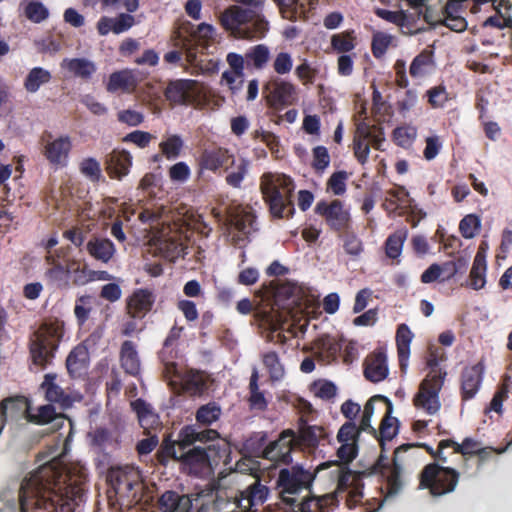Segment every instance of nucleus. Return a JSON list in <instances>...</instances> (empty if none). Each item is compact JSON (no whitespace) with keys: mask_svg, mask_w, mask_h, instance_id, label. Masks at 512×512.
<instances>
[{"mask_svg":"<svg viewBox=\"0 0 512 512\" xmlns=\"http://www.w3.org/2000/svg\"><path fill=\"white\" fill-rule=\"evenodd\" d=\"M87 474L67 470L61 458L39 466L20 487V512H75L85 500Z\"/></svg>","mask_w":512,"mask_h":512,"instance_id":"nucleus-1","label":"nucleus"},{"mask_svg":"<svg viewBox=\"0 0 512 512\" xmlns=\"http://www.w3.org/2000/svg\"><path fill=\"white\" fill-rule=\"evenodd\" d=\"M65 336V322L59 318H47L31 333L28 340L29 358L37 369L52 365Z\"/></svg>","mask_w":512,"mask_h":512,"instance_id":"nucleus-2","label":"nucleus"},{"mask_svg":"<svg viewBox=\"0 0 512 512\" xmlns=\"http://www.w3.org/2000/svg\"><path fill=\"white\" fill-rule=\"evenodd\" d=\"M294 180L279 172H265L259 179V190L273 218H289L294 213Z\"/></svg>","mask_w":512,"mask_h":512,"instance_id":"nucleus-3","label":"nucleus"},{"mask_svg":"<svg viewBox=\"0 0 512 512\" xmlns=\"http://www.w3.org/2000/svg\"><path fill=\"white\" fill-rule=\"evenodd\" d=\"M445 352L442 348L430 346L426 365L429 373L420 384L419 391L413 399L416 408L423 409L427 414H436L441 407L439 393L447 376L446 370L439 367L440 362L445 361Z\"/></svg>","mask_w":512,"mask_h":512,"instance_id":"nucleus-4","label":"nucleus"},{"mask_svg":"<svg viewBox=\"0 0 512 512\" xmlns=\"http://www.w3.org/2000/svg\"><path fill=\"white\" fill-rule=\"evenodd\" d=\"M108 500L120 510L130 509L141 500L143 483L138 469L125 466L111 468L107 475Z\"/></svg>","mask_w":512,"mask_h":512,"instance_id":"nucleus-5","label":"nucleus"},{"mask_svg":"<svg viewBox=\"0 0 512 512\" xmlns=\"http://www.w3.org/2000/svg\"><path fill=\"white\" fill-rule=\"evenodd\" d=\"M221 26L235 38L261 39L269 30V22L261 12L232 5L219 18Z\"/></svg>","mask_w":512,"mask_h":512,"instance_id":"nucleus-6","label":"nucleus"},{"mask_svg":"<svg viewBox=\"0 0 512 512\" xmlns=\"http://www.w3.org/2000/svg\"><path fill=\"white\" fill-rule=\"evenodd\" d=\"M225 454V446L209 444L205 447H192L178 452L175 457H171V460L178 462L183 472L192 476L203 477L212 471V464H217Z\"/></svg>","mask_w":512,"mask_h":512,"instance_id":"nucleus-7","label":"nucleus"},{"mask_svg":"<svg viewBox=\"0 0 512 512\" xmlns=\"http://www.w3.org/2000/svg\"><path fill=\"white\" fill-rule=\"evenodd\" d=\"M460 474L451 467L437 462L426 464L418 474V490H428L432 497L452 493L459 482Z\"/></svg>","mask_w":512,"mask_h":512,"instance_id":"nucleus-8","label":"nucleus"},{"mask_svg":"<svg viewBox=\"0 0 512 512\" xmlns=\"http://www.w3.org/2000/svg\"><path fill=\"white\" fill-rule=\"evenodd\" d=\"M385 142L384 128L381 125H371L366 121H360L356 124L355 135L353 138V150L357 161L365 165L370 154V147L383 151Z\"/></svg>","mask_w":512,"mask_h":512,"instance_id":"nucleus-9","label":"nucleus"},{"mask_svg":"<svg viewBox=\"0 0 512 512\" xmlns=\"http://www.w3.org/2000/svg\"><path fill=\"white\" fill-rule=\"evenodd\" d=\"M197 439H199V434L195 425L183 426L178 432L176 440H172L170 437L163 439L156 453L157 461L162 466H167L171 457H175L178 452L197 447L195 445L198 442Z\"/></svg>","mask_w":512,"mask_h":512,"instance_id":"nucleus-10","label":"nucleus"},{"mask_svg":"<svg viewBox=\"0 0 512 512\" xmlns=\"http://www.w3.org/2000/svg\"><path fill=\"white\" fill-rule=\"evenodd\" d=\"M12 409H15L24 416L27 421L38 425L48 424L56 418V410L51 404L40 406L37 414H32L30 412V403L26 397L8 398L2 400V429L4 428L6 414L8 410Z\"/></svg>","mask_w":512,"mask_h":512,"instance_id":"nucleus-11","label":"nucleus"},{"mask_svg":"<svg viewBox=\"0 0 512 512\" xmlns=\"http://www.w3.org/2000/svg\"><path fill=\"white\" fill-rule=\"evenodd\" d=\"M314 211L324 218L332 231L338 234L347 232L351 227L350 212L339 199H334L331 202L321 200L316 204Z\"/></svg>","mask_w":512,"mask_h":512,"instance_id":"nucleus-12","label":"nucleus"},{"mask_svg":"<svg viewBox=\"0 0 512 512\" xmlns=\"http://www.w3.org/2000/svg\"><path fill=\"white\" fill-rule=\"evenodd\" d=\"M262 93L267 105L274 109L291 106L297 100L296 86L279 77L272 78L265 83Z\"/></svg>","mask_w":512,"mask_h":512,"instance_id":"nucleus-13","label":"nucleus"},{"mask_svg":"<svg viewBox=\"0 0 512 512\" xmlns=\"http://www.w3.org/2000/svg\"><path fill=\"white\" fill-rule=\"evenodd\" d=\"M401 453H397V448L394 451L392 464L386 463L387 457L381 453L373 466L374 472H379L386 477L387 497L397 496L404 487L403 481V465L399 461Z\"/></svg>","mask_w":512,"mask_h":512,"instance_id":"nucleus-14","label":"nucleus"},{"mask_svg":"<svg viewBox=\"0 0 512 512\" xmlns=\"http://www.w3.org/2000/svg\"><path fill=\"white\" fill-rule=\"evenodd\" d=\"M315 479V473L304 469L300 465L280 470L277 485L282 494H296L303 489H309Z\"/></svg>","mask_w":512,"mask_h":512,"instance_id":"nucleus-15","label":"nucleus"},{"mask_svg":"<svg viewBox=\"0 0 512 512\" xmlns=\"http://www.w3.org/2000/svg\"><path fill=\"white\" fill-rule=\"evenodd\" d=\"M164 96L172 105H193L197 102L198 82L192 79H176L168 82Z\"/></svg>","mask_w":512,"mask_h":512,"instance_id":"nucleus-16","label":"nucleus"},{"mask_svg":"<svg viewBox=\"0 0 512 512\" xmlns=\"http://www.w3.org/2000/svg\"><path fill=\"white\" fill-rule=\"evenodd\" d=\"M234 165L235 155L224 147L204 149L198 158V166L201 172L204 170L213 173L228 172Z\"/></svg>","mask_w":512,"mask_h":512,"instance_id":"nucleus-17","label":"nucleus"},{"mask_svg":"<svg viewBox=\"0 0 512 512\" xmlns=\"http://www.w3.org/2000/svg\"><path fill=\"white\" fill-rule=\"evenodd\" d=\"M87 440L91 450L104 457L120 446L119 435L116 431L104 426H97L87 433Z\"/></svg>","mask_w":512,"mask_h":512,"instance_id":"nucleus-18","label":"nucleus"},{"mask_svg":"<svg viewBox=\"0 0 512 512\" xmlns=\"http://www.w3.org/2000/svg\"><path fill=\"white\" fill-rule=\"evenodd\" d=\"M267 447H272L273 452L265 454L264 459L275 464H291L293 460L291 453L296 447L295 431L292 429L283 430L276 440L268 442Z\"/></svg>","mask_w":512,"mask_h":512,"instance_id":"nucleus-19","label":"nucleus"},{"mask_svg":"<svg viewBox=\"0 0 512 512\" xmlns=\"http://www.w3.org/2000/svg\"><path fill=\"white\" fill-rule=\"evenodd\" d=\"M484 366L481 362L465 367L461 373V398L468 401L475 397L483 380Z\"/></svg>","mask_w":512,"mask_h":512,"instance_id":"nucleus-20","label":"nucleus"},{"mask_svg":"<svg viewBox=\"0 0 512 512\" xmlns=\"http://www.w3.org/2000/svg\"><path fill=\"white\" fill-rule=\"evenodd\" d=\"M155 294L148 288L136 289L127 300L128 314L134 319H142L155 303Z\"/></svg>","mask_w":512,"mask_h":512,"instance_id":"nucleus-21","label":"nucleus"},{"mask_svg":"<svg viewBox=\"0 0 512 512\" xmlns=\"http://www.w3.org/2000/svg\"><path fill=\"white\" fill-rule=\"evenodd\" d=\"M363 373L365 378L373 383L383 381L389 373L386 353L377 349L369 354L364 361Z\"/></svg>","mask_w":512,"mask_h":512,"instance_id":"nucleus-22","label":"nucleus"},{"mask_svg":"<svg viewBox=\"0 0 512 512\" xmlns=\"http://www.w3.org/2000/svg\"><path fill=\"white\" fill-rule=\"evenodd\" d=\"M156 507L159 512H193L190 496L173 490L163 492L157 500Z\"/></svg>","mask_w":512,"mask_h":512,"instance_id":"nucleus-23","label":"nucleus"},{"mask_svg":"<svg viewBox=\"0 0 512 512\" xmlns=\"http://www.w3.org/2000/svg\"><path fill=\"white\" fill-rule=\"evenodd\" d=\"M89 366V351L80 343L76 345L66 358V368L72 378H80L87 373Z\"/></svg>","mask_w":512,"mask_h":512,"instance_id":"nucleus-24","label":"nucleus"},{"mask_svg":"<svg viewBox=\"0 0 512 512\" xmlns=\"http://www.w3.org/2000/svg\"><path fill=\"white\" fill-rule=\"evenodd\" d=\"M327 437L328 434L322 426L302 423L298 433H295V445L296 447L315 449Z\"/></svg>","mask_w":512,"mask_h":512,"instance_id":"nucleus-25","label":"nucleus"},{"mask_svg":"<svg viewBox=\"0 0 512 512\" xmlns=\"http://www.w3.org/2000/svg\"><path fill=\"white\" fill-rule=\"evenodd\" d=\"M132 156L126 150H113L106 157V171L111 178L121 179L129 173Z\"/></svg>","mask_w":512,"mask_h":512,"instance_id":"nucleus-26","label":"nucleus"},{"mask_svg":"<svg viewBox=\"0 0 512 512\" xmlns=\"http://www.w3.org/2000/svg\"><path fill=\"white\" fill-rule=\"evenodd\" d=\"M56 378L57 375L54 373L46 374L40 388L44 391L45 399L48 402L59 404L63 409L69 408L72 405V399L56 384Z\"/></svg>","mask_w":512,"mask_h":512,"instance_id":"nucleus-27","label":"nucleus"},{"mask_svg":"<svg viewBox=\"0 0 512 512\" xmlns=\"http://www.w3.org/2000/svg\"><path fill=\"white\" fill-rule=\"evenodd\" d=\"M71 148L70 137L61 136L45 145L44 155L51 164L63 165L67 161Z\"/></svg>","mask_w":512,"mask_h":512,"instance_id":"nucleus-28","label":"nucleus"},{"mask_svg":"<svg viewBox=\"0 0 512 512\" xmlns=\"http://www.w3.org/2000/svg\"><path fill=\"white\" fill-rule=\"evenodd\" d=\"M86 250L92 258L102 263H108L116 252L114 243L101 237H92L86 244Z\"/></svg>","mask_w":512,"mask_h":512,"instance_id":"nucleus-29","label":"nucleus"},{"mask_svg":"<svg viewBox=\"0 0 512 512\" xmlns=\"http://www.w3.org/2000/svg\"><path fill=\"white\" fill-rule=\"evenodd\" d=\"M383 402H385L387 408L385 416L382 418L379 431L375 436L381 444L382 449H384V441L392 440L397 434L399 430V421L396 417H392L393 405L389 398H383Z\"/></svg>","mask_w":512,"mask_h":512,"instance_id":"nucleus-30","label":"nucleus"},{"mask_svg":"<svg viewBox=\"0 0 512 512\" xmlns=\"http://www.w3.org/2000/svg\"><path fill=\"white\" fill-rule=\"evenodd\" d=\"M413 338V333L406 324H400L396 331V346L401 372L405 373L408 367L410 356V344Z\"/></svg>","mask_w":512,"mask_h":512,"instance_id":"nucleus-31","label":"nucleus"},{"mask_svg":"<svg viewBox=\"0 0 512 512\" xmlns=\"http://www.w3.org/2000/svg\"><path fill=\"white\" fill-rule=\"evenodd\" d=\"M267 445V433L255 432L244 441L242 452L248 457L264 459L265 454H271L273 452V448L267 447Z\"/></svg>","mask_w":512,"mask_h":512,"instance_id":"nucleus-32","label":"nucleus"},{"mask_svg":"<svg viewBox=\"0 0 512 512\" xmlns=\"http://www.w3.org/2000/svg\"><path fill=\"white\" fill-rule=\"evenodd\" d=\"M136 86L137 79L134 73L129 69H124L110 74L106 89L110 93L118 91L130 93Z\"/></svg>","mask_w":512,"mask_h":512,"instance_id":"nucleus-33","label":"nucleus"},{"mask_svg":"<svg viewBox=\"0 0 512 512\" xmlns=\"http://www.w3.org/2000/svg\"><path fill=\"white\" fill-rule=\"evenodd\" d=\"M120 362L121 367L127 374L137 376L140 373V359L136 346L132 341L126 340L122 343L120 348Z\"/></svg>","mask_w":512,"mask_h":512,"instance_id":"nucleus-34","label":"nucleus"},{"mask_svg":"<svg viewBox=\"0 0 512 512\" xmlns=\"http://www.w3.org/2000/svg\"><path fill=\"white\" fill-rule=\"evenodd\" d=\"M230 221L231 225L237 231V234L233 236V241L236 244L243 242L248 235L255 230L253 227L255 223V216L250 211L242 210L236 213Z\"/></svg>","mask_w":512,"mask_h":512,"instance_id":"nucleus-35","label":"nucleus"},{"mask_svg":"<svg viewBox=\"0 0 512 512\" xmlns=\"http://www.w3.org/2000/svg\"><path fill=\"white\" fill-rule=\"evenodd\" d=\"M62 67L84 81L90 80L97 70L95 63L86 58L64 59Z\"/></svg>","mask_w":512,"mask_h":512,"instance_id":"nucleus-36","label":"nucleus"},{"mask_svg":"<svg viewBox=\"0 0 512 512\" xmlns=\"http://www.w3.org/2000/svg\"><path fill=\"white\" fill-rule=\"evenodd\" d=\"M382 206L388 214L396 213L400 208L409 206V193L403 186H397L386 192Z\"/></svg>","mask_w":512,"mask_h":512,"instance_id":"nucleus-37","label":"nucleus"},{"mask_svg":"<svg viewBox=\"0 0 512 512\" xmlns=\"http://www.w3.org/2000/svg\"><path fill=\"white\" fill-rule=\"evenodd\" d=\"M182 389L190 396H198L207 389L205 374L198 370H189L182 377Z\"/></svg>","mask_w":512,"mask_h":512,"instance_id":"nucleus-38","label":"nucleus"},{"mask_svg":"<svg viewBox=\"0 0 512 512\" xmlns=\"http://www.w3.org/2000/svg\"><path fill=\"white\" fill-rule=\"evenodd\" d=\"M259 373L256 368L252 370L250 381H249V396L247 402L251 410L264 411L267 409L268 402L264 396V393L260 391L259 385Z\"/></svg>","mask_w":512,"mask_h":512,"instance_id":"nucleus-39","label":"nucleus"},{"mask_svg":"<svg viewBox=\"0 0 512 512\" xmlns=\"http://www.w3.org/2000/svg\"><path fill=\"white\" fill-rule=\"evenodd\" d=\"M408 237V229L402 227L391 233L384 242L385 255L392 260L398 259Z\"/></svg>","mask_w":512,"mask_h":512,"instance_id":"nucleus-40","label":"nucleus"},{"mask_svg":"<svg viewBox=\"0 0 512 512\" xmlns=\"http://www.w3.org/2000/svg\"><path fill=\"white\" fill-rule=\"evenodd\" d=\"M486 259L485 256L481 252H477L473 265L469 274L470 287L474 290H480L484 288L486 284Z\"/></svg>","mask_w":512,"mask_h":512,"instance_id":"nucleus-41","label":"nucleus"},{"mask_svg":"<svg viewBox=\"0 0 512 512\" xmlns=\"http://www.w3.org/2000/svg\"><path fill=\"white\" fill-rule=\"evenodd\" d=\"M45 259L46 262L51 266L45 272V276L49 282L57 284L58 286L66 283L67 277L69 275L68 262L66 263V266H63L56 260V257L53 254H48Z\"/></svg>","mask_w":512,"mask_h":512,"instance_id":"nucleus-42","label":"nucleus"},{"mask_svg":"<svg viewBox=\"0 0 512 512\" xmlns=\"http://www.w3.org/2000/svg\"><path fill=\"white\" fill-rule=\"evenodd\" d=\"M441 447L453 448V453L461 454L467 459L475 456L476 451L481 447V443L471 437L464 438L460 444L453 439H443Z\"/></svg>","mask_w":512,"mask_h":512,"instance_id":"nucleus-43","label":"nucleus"},{"mask_svg":"<svg viewBox=\"0 0 512 512\" xmlns=\"http://www.w3.org/2000/svg\"><path fill=\"white\" fill-rule=\"evenodd\" d=\"M269 58V48L264 44L255 45L249 48L245 53L247 66H252L257 70L263 69L267 65Z\"/></svg>","mask_w":512,"mask_h":512,"instance_id":"nucleus-44","label":"nucleus"},{"mask_svg":"<svg viewBox=\"0 0 512 512\" xmlns=\"http://www.w3.org/2000/svg\"><path fill=\"white\" fill-rule=\"evenodd\" d=\"M262 362L269 373L272 382L280 381L285 376V369L275 351H269L262 355Z\"/></svg>","mask_w":512,"mask_h":512,"instance_id":"nucleus-45","label":"nucleus"},{"mask_svg":"<svg viewBox=\"0 0 512 512\" xmlns=\"http://www.w3.org/2000/svg\"><path fill=\"white\" fill-rule=\"evenodd\" d=\"M51 73L42 68L34 67L30 70L24 81L25 89L30 93H35L39 88L51 80Z\"/></svg>","mask_w":512,"mask_h":512,"instance_id":"nucleus-46","label":"nucleus"},{"mask_svg":"<svg viewBox=\"0 0 512 512\" xmlns=\"http://www.w3.org/2000/svg\"><path fill=\"white\" fill-rule=\"evenodd\" d=\"M433 64V52L425 49L412 60L409 73L413 78L422 77Z\"/></svg>","mask_w":512,"mask_h":512,"instance_id":"nucleus-47","label":"nucleus"},{"mask_svg":"<svg viewBox=\"0 0 512 512\" xmlns=\"http://www.w3.org/2000/svg\"><path fill=\"white\" fill-rule=\"evenodd\" d=\"M442 443H443V440H441L439 442L436 450L433 449L431 446H429L426 443H405V444H402L399 447H397V453H405L410 449L423 448L427 451V453L429 455H431V457L435 460V462H437L439 464H445V463H447L448 459H447V456L444 455L443 451L447 447H441Z\"/></svg>","mask_w":512,"mask_h":512,"instance_id":"nucleus-48","label":"nucleus"},{"mask_svg":"<svg viewBox=\"0 0 512 512\" xmlns=\"http://www.w3.org/2000/svg\"><path fill=\"white\" fill-rule=\"evenodd\" d=\"M332 48L339 53H348L356 46V36L354 30H347L342 33L334 34L331 37Z\"/></svg>","mask_w":512,"mask_h":512,"instance_id":"nucleus-49","label":"nucleus"},{"mask_svg":"<svg viewBox=\"0 0 512 512\" xmlns=\"http://www.w3.org/2000/svg\"><path fill=\"white\" fill-rule=\"evenodd\" d=\"M221 416V407L216 402H209L198 408L196 412L197 423L210 426L216 422Z\"/></svg>","mask_w":512,"mask_h":512,"instance_id":"nucleus-50","label":"nucleus"},{"mask_svg":"<svg viewBox=\"0 0 512 512\" xmlns=\"http://www.w3.org/2000/svg\"><path fill=\"white\" fill-rule=\"evenodd\" d=\"M234 171L227 173L225 182L232 188H241L242 182L248 174L249 161L241 158L238 161L235 159Z\"/></svg>","mask_w":512,"mask_h":512,"instance_id":"nucleus-51","label":"nucleus"},{"mask_svg":"<svg viewBox=\"0 0 512 512\" xmlns=\"http://www.w3.org/2000/svg\"><path fill=\"white\" fill-rule=\"evenodd\" d=\"M383 398L387 397L383 395H374L365 403L360 424L358 426L362 432H368L373 436L377 435V430L371 425V418L374 413V402L378 400L383 401Z\"/></svg>","mask_w":512,"mask_h":512,"instance_id":"nucleus-52","label":"nucleus"},{"mask_svg":"<svg viewBox=\"0 0 512 512\" xmlns=\"http://www.w3.org/2000/svg\"><path fill=\"white\" fill-rule=\"evenodd\" d=\"M403 19L399 22V28L403 34L415 35L425 31V28L417 27V23L422 17V10H416L415 12H407L402 10Z\"/></svg>","mask_w":512,"mask_h":512,"instance_id":"nucleus-53","label":"nucleus"},{"mask_svg":"<svg viewBox=\"0 0 512 512\" xmlns=\"http://www.w3.org/2000/svg\"><path fill=\"white\" fill-rule=\"evenodd\" d=\"M334 502V497L324 495L322 497H311L305 499L301 504L300 512H328V508Z\"/></svg>","mask_w":512,"mask_h":512,"instance_id":"nucleus-54","label":"nucleus"},{"mask_svg":"<svg viewBox=\"0 0 512 512\" xmlns=\"http://www.w3.org/2000/svg\"><path fill=\"white\" fill-rule=\"evenodd\" d=\"M68 272L73 274V284L83 286L89 282H93L91 278V269L87 265L81 266L79 261L75 259L68 260Z\"/></svg>","mask_w":512,"mask_h":512,"instance_id":"nucleus-55","label":"nucleus"},{"mask_svg":"<svg viewBox=\"0 0 512 512\" xmlns=\"http://www.w3.org/2000/svg\"><path fill=\"white\" fill-rule=\"evenodd\" d=\"M417 136V129L411 125L396 127L393 130L392 138L396 145L408 148L412 145Z\"/></svg>","mask_w":512,"mask_h":512,"instance_id":"nucleus-56","label":"nucleus"},{"mask_svg":"<svg viewBox=\"0 0 512 512\" xmlns=\"http://www.w3.org/2000/svg\"><path fill=\"white\" fill-rule=\"evenodd\" d=\"M183 146L184 142L179 135H171L159 144L160 151L168 160L176 159Z\"/></svg>","mask_w":512,"mask_h":512,"instance_id":"nucleus-57","label":"nucleus"},{"mask_svg":"<svg viewBox=\"0 0 512 512\" xmlns=\"http://www.w3.org/2000/svg\"><path fill=\"white\" fill-rule=\"evenodd\" d=\"M393 36L384 32H376L373 34L371 42V51L376 59L382 58L389 46L391 45Z\"/></svg>","mask_w":512,"mask_h":512,"instance_id":"nucleus-58","label":"nucleus"},{"mask_svg":"<svg viewBox=\"0 0 512 512\" xmlns=\"http://www.w3.org/2000/svg\"><path fill=\"white\" fill-rule=\"evenodd\" d=\"M91 300L92 297L90 295L80 296L76 300L74 314L79 326H83L89 318L92 310Z\"/></svg>","mask_w":512,"mask_h":512,"instance_id":"nucleus-59","label":"nucleus"},{"mask_svg":"<svg viewBox=\"0 0 512 512\" xmlns=\"http://www.w3.org/2000/svg\"><path fill=\"white\" fill-rule=\"evenodd\" d=\"M311 166L316 173L322 174L330 164V155L325 146L319 145L312 150Z\"/></svg>","mask_w":512,"mask_h":512,"instance_id":"nucleus-60","label":"nucleus"},{"mask_svg":"<svg viewBox=\"0 0 512 512\" xmlns=\"http://www.w3.org/2000/svg\"><path fill=\"white\" fill-rule=\"evenodd\" d=\"M481 221L478 216L474 214L466 215L459 224L461 235L466 239L473 238L480 230Z\"/></svg>","mask_w":512,"mask_h":512,"instance_id":"nucleus-61","label":"nucleus"},{"mask_svg":"<svg viewBox=\"0 0 512 512\" xmlns=\"http://www.w3.org/2000/svg\"><path fill=\"white\" fill-rule=\"evenodd\" d=\"M25 16L34 23H41L49 16L48 9L39 1H31L25 7Z\"/></svg>","mask_w":512,"mask_h":512,"instance_id":"nucleus-62","label":"nucleus"},{"mask_svg":"<svg viewBox=\"0 0 512 512\" xmlns=\"http://www.w3.org/2000/svg\"><path fill=\"white\" fill-rule=\"evenodd\" d=\"M348 174L346 171L334 172L327 181V190L331 191L334 195L340 196L346 192V180Z\"/></svg>","mask_w":512,"mask_h":512,"instance_id":"nucleus-63","label":"nucleus"},{"mask_svg":"<svg viewBox=\"0 0 512 512\" xmlns=\"http://www.w3.org/2000/svg\"><path fill=\"white\" fill-rule=\"evenodd\" d=\"M361 432L362 431L354 421H347L340 427L337 434V440L339 442L358 443V439Z\"/></svg>","mask_w":512,"mask_h":512,"instance_id":"nucleus-64","label":"nucleus"}]
</instances>
